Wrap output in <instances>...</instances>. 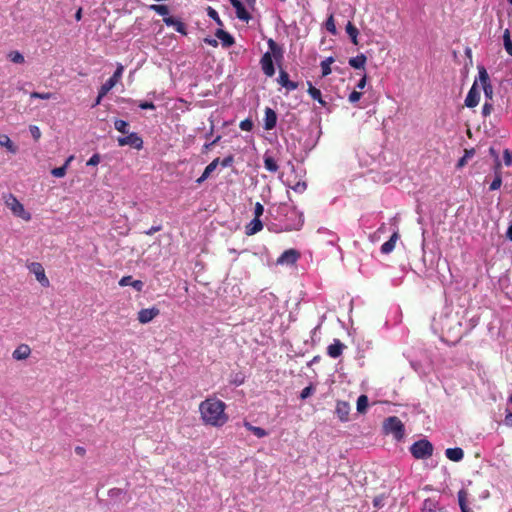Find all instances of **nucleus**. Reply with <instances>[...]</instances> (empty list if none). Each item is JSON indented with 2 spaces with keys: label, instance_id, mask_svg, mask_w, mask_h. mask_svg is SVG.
I'll list each match as a JSON object with an SVG mask.
<instances>
[{
  "label": "nucleus",
  "instance_id": "obj_1",
  "mask_svg": "<svg viewBox=\"0 0 512 512\" xmlns=\"http://www.w3.org/2000/svg\"><path fill=\"white\" fill-rule=\"evenodd\" d=\"M278 220L280 228L275 229L276 232L282 231H297L300 230L304 224L303 213L298 211L295 206H291L287 203H280L275 209L273 215Z\"/></svg>",
  "mask_w": 512,
  "mask_h": 512
},
{
  "label": "nucleus",
  "instance_id": "obj_2",
  "mask_svg": "<svg viewBox=\"0 0 512 512\" xmlns=\"http://www.w3.org/2000/svg\"><path fill=\"white\" fill-rule=\"evenodd\" d=\"M225 408V403L217 398H208L199 405L202 420L215 427H221L227 422L228 416L225 414Z\"/></svg>",
  "mask_w": 512,
  "mask_h": 512
},
{
  "label": "nucleus",
  "instance_id": "obj_3",
  "mask_svg": "<svg viewBox=\"0 0 512 512\" xmlns=\"http://www.w3.org/2000/svg\"><path fill=\"white\" fill-rule=\"evenodd\" d=\"M267 45L269 47V51L262 55L260 59V66L267 77H272L275 74L273 59L280 66V63L284 58V51L283 48L271 38L268 39Z\"/></svg>",
  "mask_w": 512,
  "mask_h": 512
},
{
  "label": "nucleus",
  "instance_id": "obj_4",
  "mask_svg": "<svg viewBox=\"0 0 512 512\" xmlns=\"http://www.w3.org/2000/svg\"><path fill=\"white\" fill-rule=\"evenodd\" d=\"M410 453L415 459L426 460L433 455V444L427 439L415 441L409 448Z\"/></svg>",
  "mask_w": 512,
  "mask_h": 512
},
{
  "label": "nucleus",
  "instance_id": "obj_5",
  "mask_svg": "<svg viewBox=\"0 0 512 512\" xmlns=\"http://www.w3.org/2000/svg\"><path fill=\"white\" fill-rule=\"evenodd\" d=\"M3 199L5 205L15 216L25 221L31 220V214L25 210L23 204L12 193L4 194Z\"/></svg>",
  "mask_w": 512,
  "mask_h": 512
},
{
  "label": "nucleus",
  "instance_id": "obj_6",
  "mask_svg": "<svg viewBox=\"0 0 512 512\" xmlns=\"http://www.w3.org/2000/svg\"><path fill=\"white\" fill-rule=\"evenodd\" d=\"M383 428L386 434H392L397 441L402 440L405 435L404 424L396 416L388 417L384 421Z\"/></svg>",
  "mask_w": 512,
  "mask_h": 512
},
{
  "label": "nucleus",
  "instance_id": "obj_7",
  "mask_svg": "<svg viewBox=\"0 0 512 512\" xmlns=\"http://www.w3.org/2000/svg\"><path fill=\"white\" fill-rule=\"evenodd\" d=\"M478 79L482 84V88L484 91L485 98L487 100H492L493 98V87L490 82V78L488 72L484 66H478Z\"/></svg>",
  "mask_w": 512,
  "mask_h": 512
},
{
  "label": "nucleus",
  "instance_id": "obj_8",
  "mask_svg": "<svg viewBox=\"0 0 512 512\" xmlns=\"http://www.w3.org/2000/svg\"><path fill=\"white\" fill-rule=\"evenodd\" d=\"M117 142L121 147L129 145L136 148L137 150L143 148V140L136 132L128 133L123 137H118Z\"/></svg>",
  "mask_w": 512,
  "mask_h": 512
},
{
  "label": "nucleus",
  "instance_id": "obj_9",
  "mask_svg": "<svg viewBox=\"0 0 512 512\" xmlns=\"http://www.w3.org/2000/svg\"><path fill=\"white\" fill-rule=\"evenodd\" d=\"M29 270L33 273L37 279V281L43 286L48 287L50 285L49 279L45 274V270L42 264L38 262H33L29 265Z\"/></svg>",
  "mask_w": 512,
  "mask_h": 512
},
{
  "label": "nucleus",
  "instance_id": "obj_10",
  "mask_svg": "<svg viewBox=\"0 0 512 512\" xmlns=\"http://www.w3.org/2000/svg\"><path fill=\"white\" fill-rule=\"evenodd\" d=\"M477 79L474 81L472 87L468 91V94L465 98V106L468 108H474L479 104L480 101V92L478 90Z\"/></svg>",
  "mask_w": 512,
  "mask_h": 512
},
{
  "label": "nucleus",
  "instance_id": "obj_11",
  "mask_svg": "<svg viewBox=\"0 0 512 512\" xmlns=\"http://www.w3.org/2000/svg\"><path fill=\"white\" fill-rule=\"evenodd\" d=\"M300 257V253L295 249L285 250L277 259L279 265H293Z\"/></svg>",
  "mask_w": 512,
  "mask_h": 512
},
{
  "label": "nucleus",
  "instance_id": "obj_12",
  "mask_svg": "<svg viewBox=\"0 0 512 512\" xmlns=\"http://www.w3.org/2000/svg\"><path fill=\"white\" fill-rule=\"evenodd\" d=\"M123 72V66L119 65L116 69V71L113 73V75L106 80L104 84L100 87V90L103 94H107L118 82V80L121 78Z\"/></svg>",
  "mask_w": 512,
  "mask_h": 512
},
{
  "label": "nucleus",
  "instance_id": "obj_13",
  "mask_svg": "<svg viewBox=\"0 0 512 512\" xmlns=\"http://www.w3.org/2000/svg\"><path fill=\"white\" fill-rule=\"evenodd\" d=\"M163 22L167 26L173 27L175 31L180 33L181 35L186 36L188 33L186 25L180 19H177L173 16H168L163 18Z\"/></svg>",
  "mask_w": 512,
  "mask_h": 512
},
{
  "label": "nucleus",
  "instance_id": "obj_14",
  "mask_svg": "<svg viewBox=\"0 0 512 512\" xmlns=\"http://www.w3.org/2000/svg\"><path fill=\"white\" fill-rule=\"evenodd\" d=\"M160 311L156 307L141 309L138 312V321L141 324H147L152 321L157 315H159Z\"/></svg>",
  "mask_w": 512,
  "mask_h": 512
},
{
  "label": "nucleus",
  "instance_id": "obj_15",
  "mask_svg": "<svg viewBox=\"0 0 512 512\" xmlns=\"http://www.w3.org/2000/svg\"><path fill=\"white\" fill-rule=\"evenodd\" d=\"M277 82L288 91H293L298 88V83L289 79V74L282 68L279 70Z\"/></svg>",
  "mask_w": 512,
  "mask_h": 512
},
{
  "label": "nucleus",
  "instance_id": "obj_16",
  "mask_svg": "<svg viewBox=\"0 0 512 512\" xmlns=\"http://www.w3.org/2000/svg\"><path fill=\"white\" fill-rule=\"evenodd\" d=\"M276 123H277L276 112L272 108L266 107L265 116H264V129L272 130L275 128Z\"/></svg>",
  "mask_w": 512,
  "mask_h": 512
},
{
  "label": "nucleus",
  "instance_id": "obj_17",
  "mask_svg": "<svg viewBox=\"0 0 512 512\" xmlns=\"http://www.w3.org/2000/svg\"><path fill=\"white\" fill-rule=\"evenodd\" d=\"M501 162L499 160V156L496 155V164L494 166L495 177L490 184L489 190L494 191L501 187L502 185V176H501Z\"/></svg>",
  "mask_w": 512,
  "mask_h": 512
},
{
  "label": "nucleus",
  "instance_id": "obj_18",
  "mask_svg": "<svg viewBox=\"0 0 512 512\" xmlns=\"http://www.w3.org/2000/svg\"><path fill=\"white\" fill-rule=\"evenodd\" d=\"M344 348L345 345L339 339H334L333 342L327 347V354L331 358H338L342 355Z\"/></svg>",
  "mask_w": 512,
  "mask_h": 512
},
{
  "label": "nucleus",
  "instance_id": "obj_19",
  "mask_svg": "<svg viewBox=\"0 0 512 512\" xmlns=\"http://www.w3.org/2000/svg\"><path fill=\"white\" fill-rule=\"evenodd\" d=\"M215 36L221 41L222 46L225 48H229L235 43L234 37L221 28L216 30Z\"/></svg>",
  "mask_w": 512,
  "mask_h": 512
},
{
  "label": "nucleus",
  "instance_id": "obj_20",
  "mask_svg": "<svg viewBox=\"0 0 512 512\" xmlns=\"http://www.w3.org/2000/svg\"><path fill=\"white\" fill-rule=\"evenodd\" d=\"M350 413V405L346 401H337L336 404V414L340 421L346 422L348 421V416Z\"/></svg>",
  "mask_w": 512,
  "mask_h": 512
},
{
  "label": "nucleus",
  "instance_id": "obj_21",
  "mask_svg": "<svg viewBox=\"0 0 512 512\" xmlns=\"http://www.w3.org/2000/svg\"><path fill=\"white\" fill-rule=\"evenodd\" d=\"M119 285L121 287L131 286L138 292L142 291L144 287V283L141 280H134L130 275L122 277L119 280Z\"/></svg>",
  "mask_w": 512,
  "mask_h": 512
},
{
  "label": "nucleus",
  "instance_id": "obj_22",
  "mask_svg": "<svg viewBox=\"0 0 512 512\" xmlns=\"http://www.w3.org/2000/svg\"><path fill=\"white\" fill-rule=\"evenodd\" d=\"M31 354V349L27 344L19 345L12 353V357L15 360H25Z\"/></svg>",
  "mask_w": 512,
  "mask_h": 512
},
{
  "label": "nucleus",
  "instance_id": "obj_23",
  "mask_svg": "<svg viewBox=\"0 0 512 512\" xmlns=\"http://www.w3.org/2000/svg\"><path fill=\"white\" fill-rule=\"evenodd\" d=\"M263 228V223L260 218L254 217L245 227V233L248 236L254 235L261 231Z\"/></svg>",
  "mask_w": 512,
  "mask_h": 512
},
{
  "label": "nucleus",
  "instance_id": "obj_24",
  "mask_svg": "<svg viewBox=\"0 0 512 512\" xmlns=\"http://www.w3.org/2000/svg\"><path fill=\"white\" fill-rule=\"evenodd\" d=\"M445 456L453 462H460L464 458V451L460 447L447 448Z\"/></svg>",
  "mask_w": 512,
  "mask_h": 512
},
{
  "label": "nucleus",
  "instance_id": "obj_25",
  "mask_svg": "<svg viewBox=\"0 0 512 512\" xmlns=\"http://www.w3.org/2000/svg\"><path fill=\"white\" fill-rule=\"evenodd\" d=\"M308 84V94L311 96V98L315 101H317L320 105L326 106L327 102L322 98L321 91L314 87L310 81L307 82Z\"/></svg>",
  "mask_w": 512,
  "mask_h": 512
},
{
  "label": "nucleus",
  "instance_id": "obj_26",
  "mask_svg": "<svg viewBox=\"0 0 512 512\" xmlns=\"http://www.w3.org/2000/svg\"><path fill=\"white\" fill-rule=\"evenodd\" d=\"M219 164V158L214 159L212 162H210L204 169L202 175L196 180L197 184H201L204 182L210 174L216 169V167Z\"/></svg>",
  "mask_w": 512,
  "mask_h": 512
},
{
  "label": "nucleus",
  "instance_id": "obj_27",
  "mask_svg": "<svg viewBox=\"0 0 512 512\" xmlns=\"http://www.w3.org/2000/svg\"><path fill=\"white\" fill-rule=\"evenodd\" d=\"M397 239H398V233L394 232L391 235V237L389 238V240H387L386 242H384L381 245V248H380L381 253L389 254L390 252H392L395 248Z\"/></svg>",
  "mask_w": 512,
  "mask_h": 512
},
{
  "label": "nucleus",
  "instance_id": "obj_28",
  "mask_svg": "<svg viewBox=\"0 0 512 512\" xmlns=\"http://www.w3.org/2000/svg\"><path fill=\"white\" fill-rule=\"evenodd\" d=\"M234 8L236 12V17L239 20L248 23L249 20L251 19V14L247 11L244 4L242 2H239L236 6H234Z\"/></svg>",
  "mask_w": 512,
  "mask_h": 512
},
{
  "label": "nucleus",
  "instance_id": "obj_29",
  "mask_svg": "<svg viewBox=\"0 0 512 512\" xmlns=\"http://www.w3.org/2000/svg\"><path fill=\"white\" fill-rule=\"evenodd\" d=\"M467 496L468 492L465 489H461L458 491L457 497L461 512H471L470 508L467 505Z\"/></svg>",
  "mask_w": 512,
  "mask_h": 512
},
{
  "label": "nucleus",
  "instance_id": "obj_30",
  "mask_svg": "<svg viewBox=\"0 0 512 512\" xmlns=\"http://www.w3.org/2000/svg\"><path fill=\"white\" fill-rule=\"evenodd\" d=\"M366 60V56L363 53H361L355 57L350 58L349 65L354 69H364Z\"/></svg>",
  "mask_w": 512,
  "mask_h": 512
},
{
  "label": "nucleus",
  "instance_id": "obj_31",
  "mask_svg": "<svg viewBox=\"0 0 512 512\" xmlns=\"http://www.w3.org/2000/svg\"><path fill=\"white\" fill-rule=\"evenodd\" d=\"M263 162H264V167L266 170H268L269 172H277L278 169H279V166L276 162V160L268 155L267 153L264 154V157H263Z\"/></svg>",
  "mask_w": 512,
  "mask_h": 512
},
{
  "label": "nucleus",
  "instance_id": "obj_32",
  "mask_svg": "<svg viewBox=\"0 0 512 512\" xmlns=\"http://www.w3.org/2000/svg\"><path fill=\"white\" fill-rule=\"evenodd\" d=\"M243 425L248 431L252 432L258 438H263L268 435V432L265 429H263L261 427L253 426L248 421H244Z\"/></svg>",
  "mask_w": 512,
  "mask_h": 512
},
{
  "label": "nucleus",
  "instance_id": "obj_33",
  "mask_svg": "<svg viewBox=\"0 0 512 512\" xmlns=\"http://www.w3.org/2000/svg\"><path fill=\"white\" fill-rule=\"evenodd\" d=\"M317 232L327 236L326 243L329 245H335L339 240V237L327 228L320 227Z\"/></svg>",
  "mask_w": 512,
  "mask_h": 512
},
{
  "label": "nucleus",
  "instance_id": "obj_34",
  "mask_svg": "<svg viewBox=\"0 0 512 512\" xmlns=\"http://www.w3.org/2000/svg\"><path fill=\"white\" fill-rule=\"evenodd\" d=\"M259 302L261 305L267 304L272 309L276 306L278 299L273 293H266L259 298Z\"/></svg>",
  "mask_w": 512,
  "mask_h": 512
},
{
  "label": "nucleus",
  "instance_id": "obj_35",
  "mask_svg": "<svg viewBox=\"0 0 512 512\" xmlns=\"http://www.w3.org/2000/svg\"><path fill=\"white\" fill-rule=\"evenodd\" d=\"M0 145L3 147H6L7 150L15 154L17 152V147L13 144V142L10 140V138L5 134H0Z\"/></svg>",
  "mask_w": 512,
  "mask_h": 512
},
{
  "label": "nucleus",
  "instance_id": "obj_36",
  "mask_svg": "<svg viewBox=\"0 0 512 512\" xmlns=\"http://www.w3.org/2000/svg\"><path fill=\"white\" fill-rule=\"evenodd\" d=\"M346 32L349 35L352 43L357 45L358 44L357 37H358L359 31L351 22L347 23Z\"/></svg>",
  "mask_w": 512,
  "mask_h": 512
},
{
  "label": "nucleus",
  "instance_id": "obj_37",
  "mask_svg": "<svg viewBox=\"0 0 512 512\" xmlns=\"http://www.w3.org/2000/svg\"><path fill=\"white\" fill-rule=\"evenodd\" d=\"M72 157H69L66 162L64 163V165L60 166V167H57V168H54L51 170V174L56 177V178H62L65 176L66 174V170H67V167H68V164L69 162L71 161Z\"/></svg>",
  "mask_w": 512,
  "mask_h": 512
},
{
  "label": "nucleus",
  "instance_id": "obj_38",
  "mask_svg": "<svg viewBox=\"0 0 512 512\" xmlns=\"http://www.w3.org/2000/svg\"><path fill=\"white\" fill-rule=\"evenodd\" d=\"M423 509L428 512H437L439 510V503L431 498L424 500Z\"/></svg>",
  "mask_w": 512,
  "mask_h": 512
},
{
  "label": "nucleus",
  "instance_id": "obj_39",
  "mask_svg": "<svg viewBox=\"0 0 512 512\" xmlns=\"http://www.w3.org/2000/svg\"><path fill=\"white\" fill-rule=\"evenodd\" d=\"M334 62V58L332 56L327 57L325 60L321 62V70H322V76L326 77L329 74H331L332 70L330 65Z\"/></svg>",
  "mask_w": 512,
  "mask_h": 512
},
{
  "label": "nucleus",
  "instance_id": "obj_40",
  "mask_svg": "<svg viewBox=\"0 0 512 512\" xmlns=\"http://www.w3.org/2000/svg\"><path fill=\"white\" fill-rule=\"evenodd\" d=\"M7 58L15 64H23L25 61L23 54L17 50L10 51Z\"/></svg>",
  "mask_w": 512,
  "mask_h": 512
},
{
  "label": "nucleus",
  "instance_id": "obj_41",
  "mask_svg": "<svg viewBox=\"0 0 512 512\" xmlns=\"http://www.w3.org/2000/svg\"><path fill=\"white\" fill-rule=\"evenodd\" d=\"M114 128L122 134L129 133V123L122 119H115Z\"/></svg>",
  "mask_w": 512,
  "mask_h": 512
},
{
  "label": "nucleus",
  "instance_id": "obj_42",
  "mask_svg": "<svg viewBox=\"0 0 512 512\" xmlns=\"http://www.w3.org/2000/svg\"><path fill=\"white\" fill-rule=\"evenodd\" d=\"M245 378L242 372L232 373L230 375V383L234 386H240L245 382Z\"/></svg>",
  "mask_w": 512,
  "mask_h": 512
},
{
  "label": "nucleus",
  "instance_id": "obj_43",
  "mask_svg": "<svg viewBox=\"0 0 512 512\" xmlns=\"http://www.w3.org/2000/svg\"><path fill=\"white\" fill-rule=\"evenodd\" d=\"M152 11H155L157 14L168 17L169 16V8L166 5L161 4H153L149 7Z\"/></svg>",
  "mask_w": 512,
  "mask_h": 512
},
{
  "label": "nucleus",
  "instance_id": "obj_44",
  "mask_svg": "<svg viewBox=\"0 0 512 512\" xmlns=\"http://www.w3.org/2000/svg\"><path fill=\"white\" fill-rule=\"evenodd\" d=\"M368 407V397L366 395H360L357 399V411L359 413H365Z\"/></svg>",
  "mask_w": 512,
  "mask_h": 512
},
{
  "label": "nucleus",
  "instance_id": "obj_45",
  "mask_svg": "<svg viewBox=\"0 0 512 512\" xmlns=\"http://www.w3.org/2000/svg\"><path fill=\"white\" fill-rule=\"evenodd\" d=\"M503 42H504V48L506 50V52L512 56V41H511V38H510V32L508 29H506L504 31V34H503Z\"/></svg>",
  "mask_w": 512,
  "mask_h": 512
},
{
  "label": "nucleus",
  "instance_id": "obj_46",
  "mask_svg": "<svg viewBox=\"0 0 512 512\" xmlns=\"http://www.w3.org/2000/svg\"><path fill=\"white\" fill-rule=\"evenodd\" d=\"M206 10H207V15H208L212 20H214V21H215V23H216L218 26L222 27V26L224 25V24H223V22H222V20H221V19H220V17H219L218 12H217L214 8H212L211 6H208Z\"/></svg>",
  "mask_w": 512,
  "mask_h": 512
},
{
  "label": "nucleus",
  "instance_id": "obj_47",
  "mask_svg": "<svg viewBox=\"0 0 512 512\" xmlns=\"http://www.w3.org/2000/svg\"><path fill=\"white\" fill-rule=\"evenodd\" d=\"M474 154H475L474 149L465 150L464 155L457 162V167L458 168L463 167L467 163L468 159L472 158Z\"/></svg>",
  "mask_w": 512,
  "mask_h": 512
},
{
  "label": "nucleus",
  "instance_id": "obj_48",
  "mask_svg": "<svg viewBox=\"0 0 512 512\" xmlns=\"http://www.w3.org/2000/svg\"><path fill=\"white\" fill-rule=\"evenodd\" d=\"M287 186L299 194L304 193L307 189V183L305 181H298L294 185L287 184Z\"/></svg>",
  "mask_w": 512,
  "mask_h": 512
},
{
  "label": "nucleus",
  "instance_id": "obj_49",
  "mask_svg": "<svg viewBox=\"0 0 512 512\" xmlns=\"http://www.w3.org/2000/svg\"><path fill=\"white\" fill-rule=\"evenodd\" d=\"M325 27H326L327 31L329 33H331L332 35H336L337 34V29H336L335 21H334V18H333L332 14L327 18V20L325 22Z\"/></svg>",
  "mask_w": 512,
  "mask_h": 512
},
{
  "label": "nucleus",
  "instance_id": "obj_50",
  "mask_svg": "<svg viewBox=\"0 0 512 512\" xmlns=\"http://www.w3.org/2000/svg\"><path fill=\"white\" fill-rule=\"evenodd\" d=\"M239 127L243 131H251L253 128V121L249 118L244 119L240 122Z\"/></svg>",
  "mask_w": 512,
  "mask_h": 512
},
{
  "label": "nucleus",
  "instance_id": "obj_51",
  "mask_svg": "<svg viewBox=\"0 0 512 512\" xmlns=\"http://www.w3.org/2000/svg\"><path fill=\"white\" fill-rule=\"evenodd\" d=\"M125 495V491L120 489V488H111L109 491H108V496L113 499V498H120L121 496Z\"/></svg>",
  "mask_w": 512,
  "mask_h": 512
},
{
  "label": "nucleus",
  "instance_id": "obj_52",
  "mask_svg": "<svg viewBox=\"0 0 512 512\" xmlns=\"http://www.w3.org/2000/svg\"><path fill=\"white\" fill-rule=\"evenodd\" d=\"M29 131L31 133V136L33 137V139L35 141H38L41 137V131H40V128L36 125H30L29 126Z\"/></svg>",
  "mask_w": 512,
  "mask_h": 512
},
{
  "label": "nucleus",
  "instance_id": "obj_53",
  "mask_svg": "<svg viewBox=\"0 0 512 512\" xmlns=\"http://www.w3.org/2000/svg\"><path fill=\"white\" fill-rule=\"evenodd\" d=\"M53 96L52 93H40V92H32L30 94V97L31 98H35V99H43V100H48V99H51Z\"/></svg>",
  "mask_w": 512,
  "mask_h": 512
},
{
  "label": "nucleus",
  "instance_id": "obj_54",
  "mask_svg": "<svg viewBox=\"0 0 512 512\" xmlns=\"http://www.w3.org/2000/svg\"><path fill=\"white\" fill-rule=\"evenodd\" d=\"M503 160L504 164L509 167L512 165V151L509 149H505L503 151Z\"/></svg>",
  "mask_w": 512,
  "mask_h": 512
},
{
  "label": "nucleus",
  "instance_id": "obj_55",
  "mask_svg": "<svg viewBox=\"0 0 512 512\" xmlns=\"http://www.w3.org/2000/svg\"><path fill=\"white\" fill-rule=\"evenodd\" d=\"M313 392H314V388L312 385L305 387L300 393V399L305 400L306 398L311 396L313 394Z\"/></svg>",
  "mask_w": 512,
  "mask_h": 512
},
{
  "label": "nucleus",
  "instance_id": "obj_56",
  "mask_svg": "<svg viewBox=\"0 0 512 512\" xmlns=\"http://www.w3.org/2000/svg\"><path fill=\"white\" fill-rule=\"evenodd\" d=\"M233 162H234V156L233 155H228L225 158H223L222 160L219 159V164L223 168L230 167L233 164Z\"/></svg>",
  "mask_w": 512,
  "mask_h": 512
},
{
  "label": "nucleus",
  "instance_id": "obj_57",
  "mask_svg": "<svg viewBox=\"0 0 512 512\" xmlns=\"http://www.w3.org/2000/svg\"><path fill=\"white\" fill-rule=\"evenodd\" d=\"M411 367L420 375L425 374V369L423 368L422 364L418 361H411L410 362Z\"/></svg>",
  "mask_w": 512,
  "mask_h": 512
},
{
  "label": "nucleus",
  "instance_id": "obj_58",
  "mask_svg": "<svg viewBox=\"0 0 512 512\" xmlns=\"http://www.w3.org/2000/svg\"><path fill=\"white\" fill-rule=\"evenodd\" d=\"M492 110H493V105L490 102L486 101L484 103V105L482 106V115L484 117H487L491 114Z\"/></svg>",
  "mask_w": 512,
  "mask_h": 512
},
{
  "label": "nucleus",
  "instance_id": "obj_59",
  "mask_svg": "<svg viewBox=\"0 0 512 512\" xmlns=\"http://www.w3.org/2000/svg\"><path fill=\"white\" fill-rule=\"evenodd\" d=\"M264 213V207L260 202H257L254 207V217L260 218Z\"/></svg>",
  "mask_w": 512,
  "mask_h": 512
},
{
  "label": "nucleus",
  "instance_id": "obj_60",
  "mask_svg": "<svg viewBox=\"0 0 512 512\" xmlns=\"http://www.w3.org/2000/svg\"><path fill=\"white\" fill-rule=\"evenodd\" d=\"M138 106L140 109H143V110H154L156 108L153 102H148V101H141L138 104Z\"/></svg>",
  "mask_w": 512,
  "mask_h": 512
},
{
  "label": "nucleus",
  "instance_id": "obj_61",
  "mask_svg": "<svg viewBox=\"0 0 512 512\" xmlns=\"http://www.w3.org/2000/svg\"><path fill=\"white\" fill-rule=\"evenodd\" d=\"M362 96V93L361 92H358V91H352L350 94H349V101L351 103H356L360 100Z\"/></svg>",
  "mask_w": 512,
  "mask_h": 512
},
{
  "label": "nucleus",
  "instance_id": "obj_62",
  "mask_svg": "<svg viewBox=\"0 0 512 512\" xmlns=\"http://www.w3.org/2000/svg\"><path fill=\"white\" fill-rule=\"evenodd\" d=\"M162 230V225L161 224H158V225H153L152 227H150L148 230L144 231V233L146 235H153L154 233L158 232Z\"/></svg>",
  "mask_w": 512,
  "mask_h": 512
},
{
  "label": "nucleus",
  "instance_id": "obj_63",
  "mask_svg": "<svg viewBox=\"0 0 512 512\" xmlns=\"http://www.w3.org/2000/svg\"><path fill=\"white\" fill-rule=\"evenodd\" d=\"M99 162H100V156L98 154H94L88 160L87 166H94V165L99 164Z\"/></svg>",
  "mask_w": 512,
  "mask_h": 512
},
{
  "label": "nucleus",
  "instance_id": "obj_64",
  "mask_svg": "<svg viewBox=\"0 0 512 512\" xmlns=\"http://www.w3.org/2000/svg\"><path fill=\"white\" fill-rule=\"evenodd\" d=\"M504 424L508 427H512V413L510 411H507L505 415Z\"/></svg>",
  "mask_w": 512,
  "mask_h": 512
}]
</instances>
